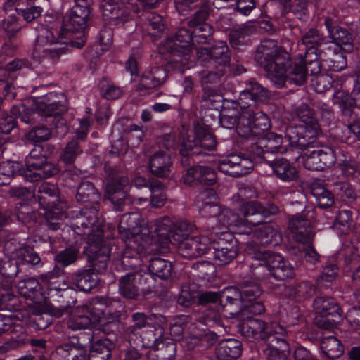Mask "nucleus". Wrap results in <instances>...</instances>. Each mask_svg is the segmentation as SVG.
Instances as JSON below:
<instances>
[{
    "instance_id": "obj_1",
    "label": "nucleus",
    "mask_w": 360,
    "mask_h": 360,
    "mask_svg": "<svg viewBox=\"0 0 360 360\" xmlns=\"http://www.w3.org/2000/svg\"><path fill=\"white\" fill-rule=\"evenodd\" d=\"M91 9L87 0H74L73 5L67 12L63 31L72 46L81 48L84 45L86 41L84 30L88 25Z\"/></svg>"
},
{
    "instance_id": "obj_2",
    "label": "nucleus",
    "mask_w": 360,
    "mask_h": 360,
    "mask_svg": "<svg viewBox=\"0 0 360 360\" xmlns=\"http://www.w3.org/2000/svg\"><path fill=\"white\" fill-rule=\"evenodd\" d=\"M323 25L327 30L328 42L332 49L331 65L329 68L333 71L339 72L347 66L346 58L338 52L340 47L346 46L349 51H352L353 46V37L352 32L346 27L341 26L335 16L323 17Z\"/></svg>"
},
{
    "instance_id": "obj_3",
    "label": "nucleus",
    "mask_w": 360,
    "mask_h": 360,
    "mask_svg": "<svg viewBox=\"0 0 360 360\" xmlns=\"http://www.w3.org/2000/svg\"><path fill=\"white\" fill-rule=\"evenodd\" d=\"M219 122L226 129L236 127L238 135L246 139L256 134L254 128L265 131L270 127L266 114H219Z\"/></svg>"
},
{
    "instance_id": "obj_4",
    "label": "nucleus",
    "mask_w": 360,
    "mask_h": 360,
    "mask_svg": "<svg viewBox=\"0 0 360 360\" xmlns=\"http://www.w3.org/2000/svg\"><path fill=\"white\" fill-rule=\"evenodd\" d=\"M68 99L63 93L50 92L37 98H30L13 105L9 112H66Z\"/></svg>"
},
{
    "instance_id": "obj_5",
    "label": "nucleus",
    "mask_w": 360,
    "mask_h": 360,
    "mask_svg": "<svg viewBox=\"0 0 360 360\" xmlns=\"http://www.w3.org/2000/svg\"><path fill=\"white\" fill-rule=\"evenodd\" d=\"M195 134L183 139L180 148L181 162L184 166L190 165V154L201 155L211 151L217 146L215 136L199 123L194 126Z\"/></svg>"
},
{
    "instance_id": "obj_6",
    "label": "nucleus",
    "mask_w": 360,
    "mask_h": 360,
    "mask_svg": "<svg viewBox=\"0 0 360 360\" xmlns=\"http://www.w3.org/2000/svg\"><path fill=\"white\" fill-rule=\"evenodd\" d=\"M199 60L216 66V70L210 71L207 76L209 82H215L226 72L230 63L229 47L225 41H219L210 48H200L197 50Z\"/></svg>"
},
{
    "instance_id": "obj_7",
    "label": "nucleus",
    "mask_w": 360,
    "mask_h": 360,
    "mask_svg": "<svg viewBox=\"0 0 360 360\" xmlns=\"http://www.w3.org/2000/svg\"><path fill=\"white\" fill-rule=\"evenodd\" d=\"M172 69L179 72L184 70V64L176 58H169L165 66H153L147 68L141 75L136 91L141 95L150 94L153 89L161 87L166 82L168 71Z\"/></svg>"
},
{
    "instance_id": "obj_8",
    "label": "nucleus",
    "mask_w": 360,
    "mask_h": 360,
    "mask_svg": "<svg viewBox=\"0 0 360 360\" xmlns=\"http://www.w3.org/2000/svg\"><path fill=\"white\" fill-rule=\"evenodd\" d=\"M283 326L280 323L271 321L266 324L264 321L257 318L248 316L237 326L238 331L249 341L263 340L266 344L273 345L277 335L273 325Z\"/></svg>"
},
{
    "instance_id": "obj_9",
    "label": "nucleus",
    "mask_w": 360,
    "mask_h": 360,
    "mask_svg": "<svg viewBox=\"0 0 360 360\" xmlns=\"http://www.w3.org/2000/svg\"><path fill=\"white\" fill-rule=\"evenodd\" d=\"M105 170L108 172L105 186V195L119 211L122 206L129 204L131 200L124 191L129 183V179L117 168H111L105 165Z\"/></svg>"
},
{
    "instance_id": "obj_10",
    "label": "nucleus",
    "mask_w": 360,
    "mask_h": 360,
    "mask_svg": "<svg viewBox=\"0 0 360 360\" xmlns=\"http://www.w3.org/2000/svg\"><path fill=\"white\" fill-rule=\"evenodd\" d=\"M193 31V27H188V25L187 27H180L167 39L163 45V50L173 57L179 58L178 60L182 61L184 67L189 58L192 48L195 47Z\"/></svg>"
},
{
    "instance_id": "obj_11",
    "label": "nucleus",
    "mask_w": 360,
    "mask_h": 360,
    "mask_svg": "<svg viewBox=\"0 0 360 360\" xmlns=\"http://www.w3.org/2000/svg\"><path fill=\"white\" fill-rule=\"evenodd\" d=\"M313 306L319 314L314 319L318 327L329 330L342 321V310L334 298L328 296L317 297L314 300Z\"/></svg>"
},
{
    "instance_id": "obj_12",
    "label": "nucleus",
    "mask_w": 360,
    "mask_h": 360,
    "mask_svg": "<svg viewBox=\"0 0 360 360\" xmlns=\"http://www.w3.org/2000/svg\"><path fill=\"white\" fill-rule=\"evenodd\" d=\"M300 49L311 55L314 53L325 56L326 53L331 54L330 42H328L327 37L316 27H311L302 32L297 41Z\"/></svg>"
},
{
    "instance_id": "obj_13",
    "label": "nucleus",
    "mask_w": 360,
    "mask_h": 360,
    "mask_svg": "<svg viewBox=\"0 0 360 360\" xmlns=\"http://www.w3.org/2000/svg\"><path fill=\"white\" fill-rule=\"evenodd\" d=\"M93 340V332L81 333L59 345L56 351L66 360H86V349Z\"/></svg>"
},
{
    "instance_id": "obj_14",
    "label": "nucleus",
    "mask_w": 360,
    "mask_h": 360,
    "mask_svg": "<svg viewBox=\"0 0 360 360\" xmlns=\"http://www.w3.org/2000/svg\"><path fill=\"white\" fill-rule=\"evenodd\" d=\"M216 235L212 243L214 259L219 262V265L229 264L238 255V240L229 231L216 233Z\"/></svg>"
},
{
    "instance_id": "obj_15",
    "label": "nucleus",
    "mask_w": 360,
    "mask_h": 360,
    "mask_svg": "<svg viewBox=\"0 0 360 360\" xmlns=\"http://www.w3.org/2000/svg\"><path fill=\"white\" fill-rule=\"evenodd\" d=\"M58 188L46 182H44L37 187L34 198L38 201L41 207H43L47 212H63L67 207V202L61 200L59 196Z\"/></svg>"
},
{
    "instance_id": "obj_16",
    "label": "nucleus",
    "mask_w": 360,
    "mask_h": 360,
    "mask_svg": "<svg viewBox=\"0 0 360 360\" xmlns=\"http://www.w3.org/2000/svg\"><path fill=\"white\" fill-rule=\"evenodd\" d=\"M6 254L19 264H27L32 266L42 264L39 254L34 251L33 247L25 243H20L16 239L12 238L4 244Z\"/></svg>"
},
{
    "instance_id": "obj_17",
    "label": "nucleus",
    "mask_w": 360,
    "mask_h": 360,
    "mask_svg": "<svg viewBox=\"0 0 360 360\" xmlns=\"http://www.w3.org/2000/svg\"><path fill=\"white\" fill-rule=\"evenodd\" d=\"M258 266L267 268L270 275L277 281L292 279L295 276V271L292 264L280 253L272 252L264 263Z\"/></svg>"
},
{
    "instance_id": "obj_18",
    "label": "nucleus",
    "mask_w": 360,
    "mask_h": 360,
    "mask_svg": "<svg viewBox=\"0 0 360 360\" xmlns=\"http://www.w3.org/2000/svg\"><path fill=\"white\" fill-rule=\"evenodd\" d=\"M269 97L268 89L262 86L255 79L246 82L245 89L240 92L237 103L242 110L247 108L255 105L257 103H262ZM236 105V103H234Z\"/></svg>"
},
{
    "instance_id": "obj_19",
    "label": "nucleus",
    "mask_w": 360,
    "mask_h": 360,
    "mask_svg": "<svg viewBox=\"0 0 360 360\" xmlns=\"http://www.w3.org/2000/svg\"><path fill=\"white\" fill-rule=\"evenodd\" d=\"M218 169L224 174L233 177H240L249 174L252 170L253 163L249 158L231 154L219 162Z\"/></svg>"
},
{
    "instance_id": "obj_20",
    "label": "nucleus",
    "mask_w": 360,
    "mask_h": 360,
    "mask_svg": "<svg viewBox=\"0 0 360 360\" xmlns=\"http://www.w3.org/2000/svg\"><path fill=\"white\" fill-rule=\"evenodd\" d=\"M272 329L275 330L276 336L274 337L273 345L266 344L265 355L267 360H288L289 347L286 341L287 330L285 326L273 325Z\"/></svg>"
},
{
    "instance_id": "obj_21",
    "label": "nucleus",
    "mask_w": 360,
    "mask_h": 360,
    "mask_svg": "<svg viewBox=\"0 0 360 360\" xmlns=\"http://www.w3.org/2000/svg\"><path fill=\"white\" fill-rule=\"evenodd\" d=\"M145 220L139 212L124 214L118 226V231L122 240L141 238L140 233L145 226Z\"/></svg>"
},
{
    "instance_id": "obj_22",
    "label": "nucleus",
    "mask_w": 360,
    "mask_h": 360,
    "mask_svg": "<svg viewBox=\"0 0 360 360\" xmlns=\"http://www.w3.org/2000/svg\"><path fill=\"white\" fill-rule=\"evenodd\" d=\"M141 238H129L124 240L126 243L122 255V264L127 269L139 271L141 265V254L144 250Z\"/></svg>"
},
{
    "instance_id": "obj_23",
    "label": "nucleus",
    "mask_w": 360,
    "mask_h": 360,
    "mask_svg": "<svg viewBox=\"0 0 360 360\" xmlns=\"http://www.w3.org/2000/svg\"><path fill=\"white\" fill-rule=\"evenodd\" d=\"M209 239L205 236H191L178 246L179 254L185 258L200 257L210 249Z\"/></svg>"
},
{
    "instance_id": "obj_24",
    "label": "nucleus",
    "mask_w": 360,
    "mask_h": 360,
    "mask_svg": "<svg viewBox=\"0 0 360 360\" xmlns=\"http://www.w3.org/2000/svg\"><path fill=\"white\" fill-rule=\"evenodd\" d=\"M184 179V183L189 185L212 186L217 182V174L211 167L197 165L189 168Z\"/></svg>"
},
{
    "instance_id": "obj_25",
    "label": "nucleus",
    "mask_w": 360,
    "mask_h": 360,
    "mask_svg": "<svg viewBox=\"0 0 360 360\" xmlns=\"http://www.w3.org/2000/svg\"><path fill=\"white\" fill-rule=\"evenodd\" d=\"M288 229L295 240L302 244L311 243L314 233L311 223L300 216H295L289 220Z\"/></svg>"
},
{
    "instance_id": "obj_26",
    "label": "nucleus",
    "mask_w": 360,
    "mask_h": 360,
    "mask_svg": "<svg viewBox=\"0 0 360 360\" xmlns=\"http://www.w3.org/2000/svg\"><path fill=\"white\" fill-rule=\"evenodd\" d=\"M248 234H252L253 237L259 240V243L264 245H276L281 242V234L278 231L276 227L269 223L263 221L261 224H257L249 229Z\"/></svg>"
},
{
    "instance_id": "obj_27",
    "label": "nucleus",
    "mask_w": 360,
    "mask_h": 360,
    "mask_svg": "<svg viewBox=\"0 0 360 360\" xmlns=\"http://www.w3.org/2000/svg\"><path fill=\"white\" fill-rule=\"evenodd\" d=\"M283 58L278 50L277 41L266 39L262 40L257 46L255 53V60L257 65L262 68L276 60V58Z\"/></svg>"
},
{
    "instance_id": "obj_28",
    "label": "nucleus",
    "mask_w": 360,
    "mask_h": 360,
    "mask_svg": "<svg viewBox=\"0 0 360 360\" xmlns=\"http://www.w3.org/2000/svg\"><path fill=\"white\" fill-rule=\"evenodd\" d=\"M172 164L170 154L158 151L150 157L148 166L153 175L159 178H167L171 174Z\"/></svg>"
},
{
    "instance_id": "obj_29",
    "label": "nucleus",
    "mask_w": 360,
    "mask_h": 360,
    "mask_svg": "<svg viewBox=\"0 0 360 360\" xmlns=\"http://www.w3.org/2000/svg\"><path fill=\"white\" fill-rule=\"evenodd\" d=\"M82 214L86 218L90 225L93 236L89 238V243L101 244L103 238L102 221L98 218V210L96 205L86 206L81 210Z\"/></svg>"
},
{
    "instance_id": "obj_30",
    "label": "nucleus",
    "mask_w": 360,
    "mask_h": 360,
    "mask_svg": "<svg viewBox=\"0 0 360 360\" xmlns=\"http://www.w3.org/2000/svg\"><path fill=\"white\" fill-rule=\"evenodd\" d=\"M72 283L80 290L90 292L99 284V277L94 269H80L71 276Z\"/></svg>"
},
{
    "instance_id": "obj_31",
    "label": "nucleus",
    "mask_w": 360,
    "mask_h": 360,
    "mask_svg": "<svg viewBox=\"0 0 360 360\" xmlns=\"http://www.w3.org/2000/svg\"><path fill=\"white\" fill-rule=\"evenodd\" d=\"M288 61L284 58H276V60L262 68L265 72L266 77L277 87L281 88L286 83V71Z\"/></svg>"
},
{
    "instance_id": "obj_32",
    "label": "nucleus",
    "mask_w": 360,
    "mask_h": 360,
    "mask_svg": "<svg viewBox=\"0 0 360 360\" xmlns=\"http://www.w3.org/2000/svg\"><path fill=\"white\" fill-rule=\"evenodd\" d=\"M100 318V314L92 311V309L85 306L82 311L72 315L67 321L68 329L75 331L87 328L91 324L96 322Z\"/></svg>"
},
{
    "instance_id": "obj_33",
    "label": "nucleus",
    "mask_w": 360,
    "mask_h": 360,
    "mask_svg": "<svg viewBox=\"0 0 360 360\" xmlns=\"http://www.w3.org/2000/svg\"><path fill=\"white\" fill-rule=\"evenodd\" d=\"M149 335L153 336V340L151 341L149 340V342L146 343V346H155L157 350L149 353L148 356V360H174L176 344L172 341H169L166 343L159 341L153 331H150Z\"/></svg>"
},
{
    "instance_id": "obj_34",
    "label": "nucleus",
    "mask_w": 360,
    "mask_h": 360,
    "mask_svg": "<svg viewBox=\"0 0 360 360\" xmlns=\"http://www.w3.org/2000/svg\"><path fill=\"white\" fill-rule=\"evenodd\" d=\"M40 38L37 40V44L34 47L32 56L33 58L39 61L42 58H48L53 62H56L60 56L65 53L68 51L67 44L68 42L56 43L49 47H42L39 44ZM70 44V42L69 41Z\"/></svg>"
},
{
    "instance_id": "obj_35",
    "label": "nucleus",
    "mask_w": 360,
    "mask_h": 360,
    "mask_svg": "<svg viewBox=\"0 0 360 360\" xmlns=\"http://www.w3.org/2000/svg\"><path fill=\"white\" fill-rule=\"evenodd\" d=\"M239 211L243 217V223L248 229L261 224L263 220L262 204L258 201L243 203Z\"/></svg>"
},
{
    "instance_id": "obj_36",
    "label": "nucleus",
    "mask_w": 360,
    "mask_h": 360,
    "mask_svg": "<svg viewBox=\"0 0 360 360\" xmlns=\"http://www.w3.org/2000/svg\"><path fill=\"white\" fill-rule=\"evenodd\" d=\"M103 20L110 25L124 24L128 20L129 13L124 4L99 6Z\"/></svg>"
},
{
    "instance_id": "obj_37",
    "label": "nucleus",
    "mask_w": 360,
    "mask_h": 360,
    "mask_svg": "<svg viewBox=\"0 0 360 360\" xmlns=\"http://www.w3.org/2000/svg\"><path fill=\"white\" fill-rule=\"evenodd\" d=\"M276 176L283 181H292L298 179V172L286 158H276L269 162Z\"/></svg>"
},
{
    "instance_id": "obj_38",
    "label": "nucleus",
    "mask_w": 360,
    "mask_h": 360,
    "mask_svg": "<svg viewBox=\"0 0 360 360\" xmlns=\"http://www.w3.org/2000/svg\"><path fill=\"white\" fill-rule=\"evenodd\" d=\"M242 352L241 342L236 339L221 341L215 348V354L219 360H232L239 357Z\"/></svg>"
},
{
    "instance_id": "obj_39",
    "label": "nucleus",
    "mask_w": 360,
    "mask_h": 360,
    "mask_svg": "<svg viewBox=\"0 0 360 360\" xmlns=\"http://www.w3.org/2000/svg\"><path fill=\"white\" fill-rule=\"evenodd\" d=\"M86 360H110L115 344L108 338L92 342Z\"/></svg>"
},
{
    "instance_id": "obj_40",
    "label": "nucleus",
    "mask_w": 360,
    "mask_h": 360,
    "mask_svg": "<svg viewBox=\"0 0 360 360\" xmlns=\"http://www.w3.org/2000/svg\"><path fill=\"white\" fill-rule=\"evenodd\" d=\"M101 198L94 184L89 181H82L77 188L75 199L77 202L84 205L85 207L96 205Z\"/></svg>"
},
{
    "instance_id": "obj_41",
    "label": "nucleus",
    "mask_w": 360,
    "mask_h": 360,
    "mask_svg": "<svg viewBox=\"0 0 360 360\" xmlns=\"http://www.w3.org/2000/svg\"><path fill=\"white\" fill-rule=\"evenodd\" d=\"M138 271H132L120 278L118 292L124 298L137 300L140 295L139 289L134 283Z\"/></svg>"
},
{
    "instance_id": "obj_42",
    "label": "nucleus",
    "mask_w": 360,
    "mask_h": 360,
    "mask_svg": "<svg viewBox=\"0 0 360 360\" xmlns=\"http://www.w3.org/2000/svg\"><path fill=\"white\" fill-rule=\"evenodd\" d=\"M314 285L303 281L295 285H290L285 287V294L290 299L300 302L312 297L316 292Z\"/></svg>"
},
{
    "instance_id": "obj_43",
    "label": "nucleus",
    "mask_w": 360,
    "mask_h": 360,
    "mask_svg": "<svg viewBox=\"0 0 360 360\" xmlns=\"http://www.w3.org/2000/svg\"><path fill=\"white\" fill-rule=\"evenodd\" d=\"M256 28L250 24H243L240 27L234 28L229 32V40L231 45L237 49L239 46L245 44L250 37L254 34Z\"/></svg>"
},
{
    "instance_id": "obj_44",
    "label": "nucleus",
    "mask_w": 360,
    "mask_h": 360,
    "mask_svg": "<svg viewBox=\"0 0 360 360\" xmlns=\"http://www.w3.org/2000/svg\"><path fill=\"white\" fill-rule=\"evenodd\" d=\"M309 189L311 194L315 198L320 207L327 208L334 204L333 194L327 190L319 181L311 183Z\"/></svg>"
},
{
    "instance_id": "obj_45",
    "label": "nucleus",
    "mask_w": 360,
    "mask_h": 360,
    "mask_svg": "<svg viewBox=\"0 0 360 360\" xmlns=\"http://www.w3.org/2000/svg\"><path fill=\"white\" fill-rule=\"evenodd\" d=\"M307 76V70L303 65V56L300 55L299 62L292 63L288 71H286V82L302 86L305 83Z\"/></svg>"
},
{
    "instance_id": "obj_46",
    "label": "nucleus",
    "mask_w": 360,
    "mask_h": 360,
    "mask_svg": "<svg viewBox=\"0 0 360 360\" xmlns=\"http://www.w3.org/2000/svg\"><path fill=\"white\" fill-rule=\"evenodd\" d=\"M148 271L162 280H168L172 277L173 265L169 261L154 257L149 262Z\"/></svg>"
},
{
    "instance_id": "obj_47",
    "label": "nucleus",
    "mask_w": 360,
    "mask_h": 360,
    "mask_svg": "<svg viewBox=\"0 0 360 360\" xmlns=\"http://www.w3.org/2000/svg\"><path fill=\"white\" fill-rule=\"evenodd\" d=\"M16 114H0V157L6 150L8 137L6 136L16 127Z\"/></svg>"
},
{
    "instance_id": "obj_48",
    "label": "nucleus",
    "mask_w": 360,
    "mask_h": 360,
    "mask_svg": "<svg viewBox=\"0 0 360 360\" xmlns=\"http://www.w3.org/2000/svg\"><path fill=\"white\" fill-rule=\"evenodd\" d=\"M100 245L96 244L95 248H98L96 250H94L92 247H91L90 255H89L91 263V269L98 272L105 270L110 260L108 248L105 246L98 247Z\"/></svg>"
},
{
    "instance_id": "obj_49",
    "label": "nucleus",
    "mask_w": 360,
    "mask_h": 360,
    "mask_svg": "<svg viewBox=\"0 0 360 360\" xmlns=\"http://www.w3.org/2000/svg\"><path fill=\"white\" fill-rule=\"evenodd\" d=\"M199 198L202 201L200 207V212L202 216L212 217L218 214L220 207L214 202L205 201L206 199L216 198V193L212 188L205 189L200 193Z\"/></svg>"
},
{
    "instance_id": "obj_50",
    "label": "nucleus",
    "mask_w": 360,
    "mask_h": 360,
    "mask_svg": "<svg viewBox=\"0 0 360 360\" xmlns=\"http://www.w3.org/2000/svg\"><path fill=\"white\" fill-rule=\"evenodd\" d=\"M59 171V168L55 164L46 159L45 162L42 163V165L38 167L32 172L26 173L25 176L27 181L34 182L51 177L57 174Z\"/></svg>"
},
{
    "instance_id": "obj_51",
    "label": "nucleus",
    "mask_w": 360,
    "mask_h": 360,
    "mask_svg": "<svg viewBox=\"0 0 360 360\" xmlns=\"http://www.w3.org/2000/svg\"><path fill=\"white\" fill-rule=\"evenodd\" d=\"M175 224L168 217H164L156 221L154 232L156 234L158 242L162 245H167L169 243V236Z\"/></svg>"
},
{
    "instance_id": "obj_52",
    "label": "nucleus",
    "mask_w": 360,
    "mask_h": 360,
    "mask_svg": "<svg viewBox=\"0 0 360 360\" xmlns=\"http://www.w3.org/2000/svg\"><path fill=\"white\" fill-rule=\"evenodd\" d=\"M333 58V57L331 54L326 53L325 56H321L320 54L314 53V56H311V55L305 53L303 56V65H305L307 72H310V75L313 77L321 73L322 67L321 61H329L331 63V59Z\"/></svg>"
},
{
    "instance_id": "obj_53",
    "label": "nucleus",
    "mask_w": 360,
    "mask_h": 360,
    "mask_svg": "<svg viewBox=\"0 0 360 360\" xmlns=\"http://www.w3.org/2000/svg\"><path fill=\"white\" fill-rule=\"evenodd\" d=\"M321 348L323 353L331 359L339 358L344 352V347L340 341L332 335L322 339Z\"/></svg>"
},
{
    "instance_id": "obj_54",
    "label": "nucleus",
    "mask_w": 360,
    "mask_h": 360,
    "mask_svg": "<svg viewBox=\"0 0 360 360\" xmlns=\"http://www.w3.org/2000/svg\"><path fill=\"white\" fill-rule=\"evenodd\" d=\"M98 89L102 98L106 100H115L119 98L122 91L115 82L108 77H103L98 84Z\"/></svg>"
},
{
    "instance_id": "obj_55",
    "label": "nucleus",
    "mask_w": 360,
    "mask_h": 360,
    "mask_svg": "<svg viewBox=\"0 0 360 360\" xmlns=\"http://www.w3.org/2000/svg\"><path fill=\"white\" fill-rule=\"evenodd\" d=\"M335 104L338 105L342 112L345 111L352 112L355 108L360 110V92L353 89L352 96L342 93L335 98Z\"/></svg>"
},
{
    "instance_id": "obj_56",
    "label": "nucleus",
    "mask_w": 360,
    "mask_h": 360,
    "mask_svg": "<svg viewBox=\"0 0 360 360\" xmlns=\"http://www.w3.org/2000/svg\"><path fill=\"white\" fill-rule=\"evenodd\" d=\"M46 159L47 155L44 152V147L39 145L35 146L25 158L27 170L25 171V174L32 172L38 167L42 165Z\"/></svg>"
},
{
    "instance_id": "obj_57",
    "label": "nucleus",
    "mask_w": 360,
    "mask_h": 360,
    "mask_svg": "<svg viewBox=\"0 0 360 360\" xmlns=\"http://www.w3.org/2000/svg\"><path fill=\"white\" fill-rule=\"evenodd\" d=\"M193 228V225L186 221L176 222L169 236V243L179 246L189 237Z\"/></svg>"
},
{
    "instance_id": "obj_58",
    "label": "nucleus",
    "mask_w": 360,
    "mask_h": 360,
    "mask_svg": "<svg viewBox=\"0 0 360 360\" xmlns=\"http://www.w3.org/2000/svg\"><path fill=\"white\" fill-rule=\"evenodd\" d=\"M293 122H300L301 127H304L307 131L313 135H319L321 133L320 124L314 114H289Z\"/></svg>"
},
{
    "instance_id": "obj_59",
    "label": "nucleus",
    "mask_w": 360,
    "mask_h": 360,
    "mask_svg": "<svg viewBox=\"0 0 360 360\" xmlns=\"http://www.w3.org/2000/svg\"><path fill=\"white\" fill-rule=\"evenodd\" d=\"M192 27L195 47L197 45L210 44L213 41L214 30L210 24L202 23Z\"/></svg>"
},
{
    "instance_id": "obj_60",
    "label": "nucleus",
    "mask_w": 360,
    "mask_h": 360,
    "mask_svg": "<svg viewBox=\"0 0 360 360\" xmlns=\"http://www.w3.org/2000/svg\"><path fill=\"white\" fill-rule=\"evenodd\" d=\"M354 226V220L352 218V213L347 210H342L339 211L335 217V221L333 224V227L340 234H348Z\"/></svg>"
},
{
    "instance_id": "obj_61",
    "label": "nucleus",
    "mask_w": 360,
    "mask_h": 360,
    "mask_svg": "<svg viewBox=\"0 0 360 360\" xmlns=\"http://www.w3.org/2000/svg\"><path fill=\"white\" fill-rule=\"evenodd\" d=\"M333 190L336 195L343 201L353 202L357 198L354 187L347 181H336L333 184Z\"/></svg>"
},
{
    "instance_id": "obj_62",
    "label": "nucleus",
    "mask_w": 360,
    "mask_h": 360,
    "mask_svg": "<svg viewBox=\"0 0 360 360\" xmlns=\"http://www.w3.org/2000/svg\"><path fill=\"white\" fill-rule=\"evenodd\" d=\"M79 250L76 247H68L57 253L54 257L55 262L62 267H67L78 259Z\"/></svg>"
},
{
    "instance_id": "obj_63",
    "label": "nucleus",
    "mask_w": 360,
    "mask_h": 360,
    "mask_svg": "<svg viewBox=\"0 0 360 360\" xmlns=\"http://www.w3.org/2000/svg\"><path fill=\"white\" fill-rule=\"evenodd\" d=\"M20 164L18 162L6 161L0 163V186L9 184L11 178L20 172Z\"/></svg>"
},
{
    "instance_id": "obj_64",
    "label": "nucleus",
    "mask_w": 360,
    "mask_h": 360,
    "mask_svg": "<svg viewBox=\"0 0 360 360\" xmlns=\"http://www.w3.org/2000/svg\"><path fill=\"white\" fill-rule=\"evenodd\" d=\"M262 143L264 145L266 152L283 153L286 150L282 146L283 137L273 132L267 133L264 137L260 138Z\"/></svg>"
}]
</instances>
